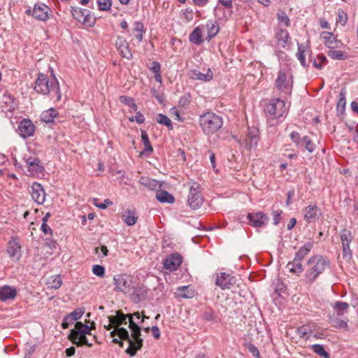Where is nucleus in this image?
<instances>
[{"label": "nucleus", "instance_id": "69168bd1", "mask_svg": "<svg viewBox=\"0 0 358 358\" xmlns=\"http://www.w3.org/2000/svg\"><path fill=\"white\" fill-rule=\"evenodd\" d=\"M151 331L152 332L153 337L155 339H159L160 338V330L157 326H153L151 327Z\"/></svg>", "mask_w": 358, "mask_h": 358}, {"label": "nucleus", "instance_id": "c756f323", "mask_svg": "<svg viewBox=\"0 0 358 358\" xmlns=\"http://www.w3.org/2000/svg\"><path fill=\"white\" fill-rule=\"evenodd\" d=\"M313 246L311 242L306 243L298 250L295 254L294 258L302 262L304 257L311 251Z\"/></svg>", "mask_w": 358, "mask_h": 358}, {"label": "nucleus", "instance_id": "6e6d98bb", "mask_svg": "<svg viewBox=\"0 0 358 358\" xmlns=\"http://www.w3.org/2000/svg\"><path fill=\"white\" fill-rule=\"evenodd\" d=\"M182 17L186 20L187 22H190L193 20L194 13L191 9H185L182 12Z\"/></svg>", "mask_w": 358, "mask_h": 358}, {"label": "nucleus", "instance_id": "e433bc0d", "mask_svg": "<svg viewBox=\"0 0 358 358\" xmlns=\"http://www.w3.org/2000/svg\"><path fill=\"white\" fill-rule=\"evenodd\" d=\"M349 306H350L349 304L346 302L336 301L334 303L333 308H334V310L337 312V315L338 316H341L345 313L347 312Z\"/></svg>", "mask_w": 358, "mask_h": 358}, {"label": "nucleus", "instance_id": "2f4dec72", "mask_svg": "<svg viewBox=\"0 0 358 358\" xmlns=\"http://www.w3.org/2000/svg\"><path fill=\"white\" fill-rule=\"evenodd\" d=\"M287 268L291 273L296 274L301 273L304 271L302 262L295 258L287 264Z\"/></svg>", "mask_w": 358, "mask_h": 358}, {"label": "nucleus", "instance_id": "f704fd0d", "mask_svg": "<svg viewBox=\"0 0 358 358\" xmlns=\"http://www.w3.org/2000/svg\"><path fill=\"white\" fill-rule=\"evenodd\" d=\"M122 217L124 222L128 226L134 225L138 220V216H136V213L130 210H127L126 211H124V213L122 214Z\"/></svg>", "mask_w": 358, "mask_h": 358}, {"label": "nucleus", "instance_id": "0eeeda50", "mask_svg": "<svg viewBox=\"0 0 358 358\" xmlns=\"http://www.w3.org/2000/svg\"><path fill=\"white\" fill-rule=\"evenodd\" d=\"M264 110L271 118L277 119L286 114L287 110L284 101L275 99L266 105Z\"/></svg>", "mask_w": 358, "mask_h": 358}, {"label": "nucleus", "instance_id": "864d4df0", "mask_svg": "<svg viewBox=\"0 0 358 358\" xmlns=\"http://www.w3.org/2000/svg\"><path fill=\"white\" fill-rule=\"evenodd\" d=\"M290 138L292 141L298 146L299 147L301 145V138L300 137V135L298 132L293 131L289 135Z\"/></svg>", "mask_w": 358, "mask_h": 358}, {"label": "nucleus", "instance_id": "f03ea898", "mask_svg": "<svg viewBox=\"0 0 358 358\" xmlns=\"http://www.w3.org/2000/svg\"><path fill=\"white\" fill-rule=\"evenodd\" d=\"M306 269L303 275L305 284L312 285L326 271L330 269L329 260L322 255L311 256L306 262Z\"/></svg>", "mask_w": 358, "mask_h": 358}, {"label": "nucleus", "instance_id": "0e129e2a", "mask_svg": "<svg viewBox=\"0 0 358 358\" xmlns=\"http://www.w3.org/2000/svg\"><path fill=\"white\" fill-rule=\"evenodd\" d=\"M41 229L45 234H52V230L45 222L42 223Z\"/></svg>", "mask_w": 358, "mask_h": 358}, {"label": "nucleus", "instance_id": "ea45409f", "mask_svg": "<svg viewBox=\"0 0 358 358\" xmlns=\"http://www.w3.org/2000/svg\"><path fill=\"white\" fill-rule=\"evenodd\" d=\"M311 350L323 358H329V354L324 350V348L322 345L314 344L310 346Z\"/></svg>", "mask_w": 358, "mask_h": 358}, {"label": "nucleus", "instance_id": "774afa93", "mask_svg": "<svg viewBox=\"0 0 358 358\" xmlns=\"http://www.w3.org/2000/svg\"><path fill=\"white\" fill-rule=\"evenodd\" d=\"M218 1L225 8H231L232 7V0H218Z\"/></svg>", "mask_w": 358, "mask_h": 358}, {"label": "nucleus", "instance_id": "a19ab883", "mask_svg": "<svg viewBox=\"0 0 358 358\" xmlns=\"http://www.w3.org/2000/svg\"><path fill=\"white\" fill-rule=\"evenodd\" d=\"M143 24L141 22L136 21L134 23V33L139 42H141L143 39Z\"/></svg>", "mask_w": 358, "mask_h": 358}, {"label": "nucleus", "instance_id": "c9c22d12", "mask_svg": "<svg viewBox=\"0 0 358 358\" xmlns=\"http://www.w3.org/2000/svg\"><path fill=\"white\" fill-rule=\"evenodd\" d=\"M208 29L207 40L209 41L217 35L219 31V25L215 21H208L206 24Z\"/></svg>", "mask_w": 358, "mask_h": 358}, {"label": "nucleus", "instance_id": "4d7b16f0", "mask_svg": "<svg viewBox=\"0 0 358 358\" xmlns=\"http://www.w3.org/2000/svg\"><path fill=\"white\" fill-rule=\"evenodd\" d=\"M129 120L131 122L135 121L138 124H142L145 122V117L141 112H137L135 116L129 118Z\"/></svg>", "mask_w": 358, "mask_h": 358}, {"label": "nucleus", "instance_id": "39448f33", "mask_svg": "<svg viewBox=\"0 0 358 358\" xmlns=\"http://www.w3.org/2000/svg\"><path fill=\"white\" fill-rule=\"evenodd\" d=\"M199 124L206 135H212L222 127L223 120L220 115L212 112H207L200 115Z\"/></svg>", "mask_w": 358, "mask_h": 358}, {"label": "nucleus", "instance_id": "aec40b11", "mask_svg": "<svg viewBox=\"0 0 358 358\" xmlns=\"http://www.w3.org/2000/svg\"><path fill=\"white\" fill-rule=\"evenodd\" d=\"M321 38L327 48L330 49H337L343 46L341 41L336 39L333 33L329 31H322L320 34Z\"/></svg>", "mask_w": 358, "mask_h": 358}, {"label": "nucleus", "instance_id": "cd10ccee", "mask_svg": "<svg viewBox=\"0 0 358 358\" xmlns=\"http://www.w3.org/2000/svg\"><path fill=\"white\" fill-rule=\"evenodd\" d=\"M139 182L151 190H155L162 187V184L159 181L148 177H141Z\"/></svg>", "mask_w": 358, "mask_h": 358}, {"label": "nucleus", "instance_id": "412c9836", "mask_svg": "<svg viewBox=\"0 0 358 358\" xmlns=\"http://www.w3.org/2000/svg\"><path fill=\"white\" fill-rule=\"evenodd\" d=\"M182 262V257L178 253H173L167 257L164 261V268L169 271H176Z\"/></svg>", "mask_w": 358, "mask_h": 358}, {"label": "nucleus", "instance_id": "423d86ee", "mask_svg": "<svg viewBox=\"0 0 358 358\" xmlns=\"http://www.w3.org/2000/svg\"><path fill=\"white\" fill-rule=\"evenodd\" d=\"M293 80L288 69L280 70L275 81V87L285 94H290L292 90Z\"/></svg>", "mask_w": 358, "mask_h": 358}, {"label": "nucleus", "instance_id": "7ed1b4c3", "mask_svg": "<svg viewBox=\"0 0 358 358\" xmlns=\"http://www.w3.org/2000/svg\"><path fill=\"white\" fill-rule=\"evenodd\" d=\"M34 90L43 95L50 93H55L57 96V99H60L61 93L59 86V83L57 78L54 76L51 79L44 73H38L36 80L35 81Z\"/></svg>", "mask_w": 358, "mask_h": 358}, {"label": "nucleus", "instance_id": "b1692460", "mask_svg": "<svg viewBox=\"0 0 358 358\" xmlns=\"http://www.w3.org/2000/svg\"><path fill=\"white\" fill-rule=\"evenodd\" d=\"M213 74L212 71L208 69L206 73H201L196 69H193L190 71L189 78L192 80H199L201 81L208 82L213 79Z\"/></svg>", "mask_w": 358, "mask_h": 358}, {"label": "nucleus", "instance_id": "680f3d73", "mask_svg": "<svg viewBox=\"0 0 358 358\" xmlns=\"http://www.w3.org/2000/svg\"><path fill=\"white\" fill-rule=\"evenodd\" d=\"M94 204L99 208L106 209L108 206H111L113 204V202L110 199H106L104 200L103 203H95Z\"/></svg>", "mask_w": 358, "mask_h": 358}, {"label": "nucleus", "instance_id": "393cba45", "mask_svg": "<svg viewBox=\"0 0 358 358\" xmlns=\"http://www.w3.org/2000/svg\"><path fill=\"white\" fill-rule=\"evenodd\" d=\"M275 39L278 45L281 48H285L290 40L289 34L286 29H280L275 33Z\"/></svg>", "mask_w": 358, "mask_h": 358}, {"label": "nucleus", "instance_id": "1a4fd4ad", "mask_svg": "<svg viewBox=\"0 0 358 358\" xmlns=\"http://www.w3.org/2000/svg\"><path fill=\"white\" fill-rule=\"evenodd\" d=\"M24 166L27 169V175L36 176L43 171V167L38 157L29 156L24 157Z\"/></svg>", "mask_w": 358, "mask_h": 358}, {"label": "nucleus", "instance_id": "8fccbe9b", "mask_svg": "<svg viewBox=\"0 0 358 358\" xmlns=\"http://www.w3.org/2000/svg\"><path fill=\"white\" fill-rule=\"evenodd\" d=\"M296 56L297 59L300 61L301 64L303 66L306 67L307 65L306 64L304 50L303 49L302 45H298V50Z\"/></svg>", "mask_w": 358, "mask_h": 358}, {"label": "nucleus", "instance_id": "3c124183", "mask_svg": "<svg viewBox=\"0 0 358 358\" xmlns=\"http://www.w3.org/2000/svg\"><path fill=\"white\" fill-rule=\"evenodd\" d=\"M93 273L100 278H103L105 275V268L101 265H94L92 266Z\"/></svg>", "mask_w": 358, "mask_h": 358}, {"label": "nucleus", "instance_id": "a211bd4d", "mask_svg": "<svg viewBox=\"0 0 358 358\" xmlns=\"http://www.w3.org/2000/svg\"><path fill=\"white\" fill-rule=\"evenodd\" d=\"M50 10L49 7L45 4L37 3L32 10V16L40 21L45 22L49 19Z\"/></svg>", "mask_w": 358, "mask_h": 358}, {"label": "nucleus", "instance_id": "6ab92c4d", "mask_svg": "<svg viewBox=\"0 0 358 358\" xmlns=\"http://www.w3.org/2000/svg\"><path fill=\"white\" fill-rule=\"evenodd\" d=\"M249 224L254 227H262L268 221V217L262 212L248 213Z\"/></svg>", "mask_w": 358, "mask_h": 358}, {"label": "nucleus", "instance_id": "c03bdc74", "mask_svg": "<svg viewBox=\"0 0 358 358\" xmlns=\"http://www.w3.org/2000/svg\"><path fill=\"white\" fill-rule=\"evenodd\" d=\"M48 284L51 288L57 289L61 287L62 281L59 275H53L49 278Z\"/></svg>", "mask_w": 358, "mask_h": 358}, {"label": "nucleus", "instance_id": "bb28decb", "mask_svg": "<svg viewBox=\"0 0 358 358\" xmlns=\"http://www.w3.org/2000/svg\"><path fill=\"white\" fill-rule=\"evenodd\" d=\"M315 328V326L313 323L304 324L301 327H299L296 329V333L300 338L307 340L309 338L310 334L313 331Z\"/></svg>", "mask_w": 358, "mask_h": 358}, {"label": "nucleus", "instance_id": "2eb2a0df", "mask_svg": "<svg viewBox=\"0 0 358 358\" xmlns=\"http://www.w3.org/2000/svg\"><path fill=\"white\" fill-rule=\"evenodd\" d=\"M303 218L308 223H314L322 215L320 208L316 204H310L303 209Z\"/></svg>", "mask_w": 358, "mask_h": 358}, {"label": "nucleus", "instance_id": "58836bf2", "mask_svg": "<svg viewBox=\"0 0 358 358\" xmlns=\"http://www.w3.org/2000/svg\"><path fill=\"white\" fill-rule=\"evenodd\" d=\"M85 310L83 308H79L73 310L72 313H69L66 316V320H69V322H74L80 319L83 315L84 314Z\"/></svg>", "mask_w": 358, "mask_h": 358}, {"label": "nucleus", "instance_id": "20e7f679", "mask_svg": "<svg viewBox=\"0 0 358 358\" xmlns=\"http://www.w3.org/2000/svg\"><path fill=\"white\" fill-rule=\"evenodd\" d=\"M91 328H95L94 322H92L91 327L81 322H77L75 328L71 331L69 336V340L77 346L86 345L91 347L92 343H90L86 337L87 335H91Z\"/></svg>", "mask_w": 358, "mask_h": 358}, {"label": "nucleus", "instance_id": "dca6fc26", "mask_svg": "<svg viewBox=\"0 0 358 358\" xmlns=\"http://www.w3.org/2000/svg\"><path fill=\"white\" fill-rule=\"evenodd\" d=\"M236 282L234 276L227 273H220L217 275L215 284L222 289H230Z\"/></svg>", "mask_w": 358, "mask_h": 358}, {"label": "nucleus", "instance_id": "9b49d317", "mask_svg": "<svg viewBox=\"0 0 358 358\" xmlns=\"http://www.w3.org/2000/svg\"><path fill=\"white\" fill-rule=\"evenodd\" d=\"M114 290L128 293L131 285V280L127 274H117L113 277Z\"/></svg>", "mask_w": 358, "mask_h": 358}, {"label": "nucleus", "instance_id": "5fc2aeb1", "mask_svg": "<svg viewBox=\"0 0 358 358\" xmlns=\"http://www.w3.org/2000/svg\"><path fill=\"white\" fill-rule=\"evenodd\" d=\"M278 19L280 22L283 23L286 27H289L290 24V21L287 15L282 12L281 13L278 14Z\"/></svg>", "mask_w": 358, "mask_h": 358}, {"label": "nucleus", "instance_id": "09e8293b", "mask_svg": "<svg viewBox=\"0 0 358 358\" xmlns=\"http://www.w3.org/2000/svg\"><path fill=\"white\" fill-rule=\"evenodd\" d=\"M146 292L141 289H136L132 294V299L134 302H139L145 299Z\"/></svg>", "mask_w": 358, "mask_h": 358}, {"label": "nucleus", "instance_id": "4be33fe9", "mask_svg": "<svg viewBox=\"0 0 358 358\" xmlns=\"http://www.w3.org/2000/svg\"><path fill=\"white\" fill-rule=\"evenodd\" d=\"M115 45L123 57L128 59L132 58L133 55L129 48V45L123 37H117Z\"/></svg>", "mask_w": 358, "mask_h": 358}, {"label": "nucleus", "instance_id": "4c0bfd02", "mask_svg": "<svg viewBox=\"0 0 358 358\" xmlns=\"http://www.w3.org/2000/svg\"><path fill=\"white\" fill-rule=\"evenodd\" d=\"M327 55L331 59L337 60H345L348 57L346 53L341 50H336L335 49L329 50Z\"/></svg>", "mask_w": 358, "mask_h": 358}, {"label": "nucleus", "instance_id": "f3484780", "mask_svg": "<svg viewBox=\"0 0 358 358\" xmlns=\"http://www.w3.org/2000/svg\"><path fill=\"white\" fill-rule=\"evenodd\" d=\"M35 126L29 119H23L18 124L17 132L24 138L31 136L34 134Z\"/></svg>", "mask_w": 358, "mask_h": 358}, {"label": "nucleus", "instance_id": "f257e3e1", "mask_svg": "<svg viewBox=\"0 0 358 358\" xmlns=\"http://www.w3.org/2000/svg\"><path fill=\"white\" fill-rule=\"evenodd\" d=\"M108 319L115 328L110 332V336H117L120 339L127 341L129 347L126 352L130 356H134L142 348L143 339L141 338V328L134 321L132 315H126L117 310L115 315L109 316Z\"/></svg>", "mask_w": 358, "mask_h": 358}, {"label": "nucleus", "instance_id": "a878e982", "mask_svg": "<svg viewBox=\"0 0 358 358\" xmlns=\"http://www.w3.org/2000/svg\"><path fill=\"white\" fill-rule=\"evenodd\" d=\"M16 294V289L10 286L5 285L0 287V301H1L13 299Z\"/></svg>", "mask_w": 358, "mask_h": 358}, {"label": "nucleus", "instance_id": "603ef678", "mask_svg": "<svg viewBox=\"0 0 358 358\" xmlns=\"http://www.w3.org/2000/svg\"><path fill=\"white\" fill-rule=\"evenodd\" d=\"M331 323L334 327L340 328V329H347L348 327L347 322L339 320V319H332Z\"/></svg>", "mask_w": 358, "mask_h": 358}, {"label": "nucleus", "instance_id": "13d9d810", "mask_svg": "<svg viewBox=\"0 0 358 358\" xmlns=\"http://www.w3.org/2000/svg\"><path fill=\"white\" fill-rule=\"evenodd\" d=\"M247 348L248 351L255 357L259 358V352L257 349V348L253 344H248Z\"/></svg>", "mask_w": 358, "mask_h": 358}, {"label": "nucleus", "instance_id": "5701e85b", "mask_svg": "<svg viewBox=\"0 0 358 358\" xmlns=\"http://www.w3.org/2000/svg\"><path fill=\"white\" fill-rule=\"evenodd\" d=\"M31 197L38 203L43 204L45 199V193L43 186L38 182H34L31 186Z\"/></svg>", "mask_w": 358, "mask_h": 358}, {"label": "nucleus", "instance_id": "bf43d9fd", "mask_svg": "<svg viewBox=\"0 0 358 358\" xmlns=\"http://www.w3.org/2000/svg\"><path fill=\"white\" fill-rule=\"evenodd\" d=\"M282 213L281 210H273L272 215L273 219V224L278 225L280 222V215Z\"/></svg>", "mask_w": 358, "mask_h": 358}, {"label": "nucleus", "instance_id": "473e14b6", "mask_svg": "<svg viewBox=\"0 0 358 358\" xmlns=\"http://www.w3.org/2000/svg\"><path fill=\"white\" fill-rule=\"evenodd\" d=\"M156 198L161 203H172L175 200L173 196L165 190L157 191Z\"/></svg>", "mask_w": 358, "mask_h": 358}, {"label": "nucleus", "instance_id": "49530a36", "mask_svg": "<svg viewBox=\"0 0 358 358\" xmlns=\"http://www.w3.org/2000/svg\"><path fill=\"white\" fill-rule=\"evenodd\" d=\"M97 4L99 10L107 11L110 10L112 0H97Z\"/></svg>", "mask_w": 358, "mask_h": 358}, {"label": "nucleus", "instance_id": "c85d7f7f", "mask_svg": "<svg viewBox=\"0 0 358 358\" xmlns=\"http://www.w3.org/2000/svg\"><path fill=\"white\" fill-rule=\"evenodd\" d=\"M175 294L178 298L191 299L194 296V290L190 289L189 286L178 287Z\"/></svg>", "mask_w": 358, "mask_h": 358}, {"label": "nucleus", "instance_id": "338daca9", "mask_svg": "<svg viewBox=\"0 0 358 358\" xmlns=\"http://www.w3.org/2000/svg\"><path fill=\"white\" fill-rule=\"evenodd\" d=\"M160 64L157 62H152V66L151 67V70L155 73H158L160 72Z\"/></svg>", "mask_w": 358, "mask_h": 358}, {"label": "nucleus", "instance_id": "de8ad7c7", "mask_svg": "<svg viewBox=\"0 0 358 358\" xmlns=\"http://www.w3.org/2000/svg\"><path fill=\"white\" fill-rule=\"evenodd\" d=\"M120 101L125 105L131 106V108L135 111L137 110V106L134 103V99L131 97H129L127 96H120Z\"/></svg>", "mask_w": 358, "mask_h": 358}, {"label": "nucleus", "instance_id": "a18cd8bd", "mask_svg": "<svg viewBox=\"0 0 358 358\" xmlns=\"http://www.w3.org/2000/svg\"><path fill=\"white\" fill-rule=\"evenodd\" d=\"M141 138L144 145V151L152 152V147L150 143L149 137L145 131H141Z\"/></svg>", "mask_w": 358, "mask_h": 358}, {"label": "nucleus", "instance_id": "37998d69", "mask_svg": "<svg viewBox=\"0 0 358 358\" xmlns=\"http://www.w3.org/2000/svg\"><path fill=\"white\" fill-rule=\"evenodd\" d=\"M301 146H304L309 152H313L315 148V144L308 136L301 138Z\"/></svg>", "mask_w": 358, "mask_h": 358}, {"label": "nucleus", "instance_id": "052dcab7", "mask_svg": "<svg viewBox=\"0 0 358 358\" xmlns=\"http://www.w3.org/2000/svg\"><path fill=\"white\" fill-rule=\"evenodd\" d=\"M339 100L338 101V106H343L344 107L345 106V103H346V101H345V92L342 90L340 92V94H339Z\"/></svg>", "mask_w": 358, "mask_h": 358}, {"label": "nucleus", "instance_id": "9d476101", "mask_svg": "<svg viewBox=\"0 0 358 358\" xmlns=\"http://www.w3.org/2000/svg\"><path fill=\"white\" fill-rule=\"evenodd\" d=\"M188 203L193 209L199 208L203 202V198L200 192V186L197 183H194L189 189L188 195Z\"/></svg>", "mask_w": 358, "mask_h": 358}, {"label": "nucleus", "instance_id": "f8f14e48", "mask_svg": "<svg viewBox=\"0 0 358 358\" xmlns=\"http://www.w3.org/2000/svg\"><path fill=\"white\" fill-rule=\"evenodd\" d=\"M340 239L342 243L343 258L349 260L352 257V251L350 248L353 240L352 232L347 229H342L340 232Z\"/></svg>", "mask_w": 358, "mask_h": 358}, {"label": "nucleus", "instance_id": "4468645a", "mask_svg": "<svg viewBox=\"0 0 358 358\" xmlns=\"http://www.w3.org/2000/svg\"><path fill=\"white\" fill-rule=\"evenodd\" d=\"M6 252L13 262H17L20 260L22 257V250L17 238H11L8 243Z\"/></svg>", "mask_w": 358, "mask_h": 358}, {"label": "nucleus", "instance_id": "6e6552de", "mask_svg": "<svg viewBox=\"0 0 358 358\" xmlns=\"http://www.w3.org/2000/svg\"><path fill=\"white\" fill-rule=\"evenodd\" d=\"M259 140V130L256 127L248 128L245 136L240 141V144L244 145L247 150L257 147Z\"/></svg>", "mask_w": 358, "mask_h": 358}, {"label": "nucleus", "instance_id": "72a5a7b5", "mask_svg": "<svg viewBox=\"0 0 358 358\" xmlns=\"http://www.w3.org/2000/svg\"><path fill=\"white\" fill-rule=\"evenodd\" d=\"M57 113L56 110L51 108L48 110H44L41 115V120L45 123L52 122L54 119L57 117Z\"/></svg>", "mask_w": 358, "mask_h": 358}, {"label": "nucleus", "instance_id": "ddd939ff", "mask_svg": "<svg viewBox=\"0 0 358 358\" xmlns=\"http://www.w3.org/2000/svg\"><path fill=\"white\" fill-rule=\"evenodd\" d=\"M71 13L74 19L83 24L89 27H92L94 24L95 20L92 17L90 10L87 9L73 8Z\"/></svg>", "mask_w": 358, "mask_h": 358}, {"label": "nucleus", "instance_id": "7c9ffc66", "mask_svg": "<svg viewBox=\"0 0 358 358\" xmlns=\"http://www.w3.org/2000/svg\"><path fill=\"white\" fill-rule=\"evenodd\" d=\"M189 41L195 45H200L203 42L202 31L199 27L194 29L189 36Z\"/></svg>", "mask_w": 358, "mask_h": 358}, {"label": "nucleus", "instance_id": "79ce46f5", "mask_svg": "<svg viewBox=\"0 0 358 358\" xmlns=\"http://www.w3.org/2000/svg\"><path fill=\"white\" fill-rule=\"evenodd\" d=\"M156 120L159 124L166 126L169 129H173L171 120L169 118L168 116L160 113L156 117Z\"/></svg>", "mask_w": 358, "mask_h": 358}, {"label": "nucleus", "instance_id": "e2e57ef3", "mask_svg": "<svg viewBox=\"0 0 358 358\" xmlns=\"http://www.w3.org/2000/svg\"><path fill=\"white\" fill-rule=\"evenodd\" d=\"M179 105L185 108L186 106H187L189 103V96H184L182 97H181L179 100Z\"/></svg>", "mask_w": 358, "mask_h": 358}]
</instances>
